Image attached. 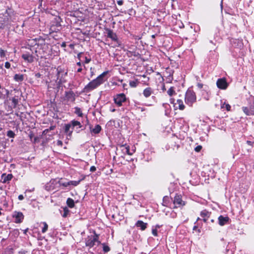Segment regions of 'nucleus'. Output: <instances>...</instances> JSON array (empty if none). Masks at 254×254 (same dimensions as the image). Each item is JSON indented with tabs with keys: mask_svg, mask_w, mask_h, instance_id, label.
Returning <instances> with one entry per match:
<instances>
[{
	"mask_svg": "<svg viewBox=\"0 0 254 254\" xmlns=\"http://www.w3.org/2000/svg\"><path fill=\"white\" fill-rule=\"evenodd\" d=\"M107 72H104L99 75L96 79L92 80L87 85H86L84 90L85 92H88L96 88L104 82V77L107 74Z\"/></svg>",
	"mask_w": 254,
	"mask_h": 254,
	"instance_id": "obj_1",
	"label": "nucleus"
},
{
	"mask_svg": "<svg viewBox=\"0 0 254 254\" xmlns=\"http://www.w3.org/2000/svg\"><path fill=\"white\" fill-rule=\"evenodd\" d=\"M101 242L99 241V235L94 233L93 235L88 236L86 239V246L89 247L90 248H92L94 246L99 245Z\"/></svg>",
	"mask_w": 254,
	"mask_h": 254,
	"instance_id": "obj_2",
	"label": "nucleus"
},
{
	"mask_svg": "<svg viewBox=\"0 0 254 254\" xmlns=\"http://www.w3.org/2000/svg\"><path fill=\"white\" fill-rule=\"evenodd\" d=\"M195 93L191 90L188 89L185 95V102L187 104L191 106L196 101Z\"/></svg>",
	"mask_w": 254,
	"mask_h": 254,
	"instance_id": "obj_3",
	"label": "nucleus"
},
{
	"mask_svg": "<svg viewBox=\"0 0 254 254\" xmlns=\"http://www.w3.org/2000/svg\"><path fill=\"white\" fill-rule=\"evenodd\" d=\"M242 110L247 116L254 115V98L251 99L248 106L243 107Z\"/></svg>",
	"mask_w": 254,
	"mask_h": 254,
	"instance_id": "obj_4",
	"label": "nucleus"
},
{
	"mask_svg": "<svg viewBox=\"0 0 254 254\" xmlns=\"http://www.w3.org/2000/svg\"><path fill=\"white\" fill-rule=\"evenodd\" d=\"M4 17L3 18V22H0L1 24L3 25V28L5 27H8L10 25L11 22L13 21L11 15L9 13L6 11L3 14Z\"/></svg>",
	"mask_w": 254,
	"mask_h": 254,
	"instance_id": "obj_5",
	"label": "nucleus"
},
{
	"mask_svg": "<svg viewBox=\"0 0 254 254\" xmlns=\"http://www.w3.org/2000/svg\"><path fill=\"white\" fill-rule=\"evenodd\" d=\"M170 103L174 105V107L175 110L179 109L181 110H183L185 108L183 101L182 99H177L176 102H175V100L173 98H171Z\"/></svg>",
	"mask_w": 254,
	"mask_h": 254,
	"instance_id": "obj_6",
	"label": "nucleus"
},
{
	"mask_svg": "<svg viewBox=\"0 0 254 254\" xmlns=\"http://www.w3.org/2000/svg\"><path fill=\"white\" fill-rule=\"evenodd\" d=\"M114 100L115 103L118 106H121L122 105V103L126 101V95L124 93L117 94L114 97Z\"/></svg>",
	"mask_w": 254,
	"mask_h": 254,
	"instance_id": "obj_7",
	"label": "nucleus"
},
{
	"mask_svg": "<svg viewBox=\"0 0 254 254\" xmlns=\"http://www.w3.org/2000/svg\"><path fill=\"white\" fill-rule=\"evenodd\" d=\"M216 85L218 88L223 90L226 89L228 86V84L225 78L218 79L216 82Z\"/></svg>",
	"mask_w": 254,
	"mask_h": 254,
	"instance_id": "obj_8",
	"label": "nucleus"
},
{
	"mask_svg": "<svg viewBox=\"0 0 254 254\" xmlns=\"http://www.w3.org/2000/svg\"><path fill=\"white\" fill-rule=\"evenodd\" d=\"M12 217L15 218V223H20L23 221L24 216L21 212L14 211L12 214Z\"/></svg>",
	"mask_w": 254,
	"mask_h": 254,
	"instance_id": "obj_9",
	"label": "nucleus"
},
{
	"mask_svg": "<svg viewBox=\"0 0 254 254\" xmlns=\"http://www.w3.org/2000/svg\"><path fill=\"white\" fill-rule=\"evenodd\" d=\"M174 204L176 208L183 207L186 204L185 201H183L182 199V197L180 195H176L175 197Z\"/></svg>",
	"mask_w": 254,
	"mask_h": 254,
	"instance_id": "obj_10",
	"label": "nucleus"
},
{
	"mask_svg": "<svg viewBox=\"0 0 254 254\" xmlns=\"http://www.w3.org/2000/svg\"><path fill=\"white\" fill-rule=\"evenodd\" d=\"M107 37L111 38L113 41L115 42L118 41V37L115 33L113 30L110 29H106Z\"/></svg>",
	"mask_w": 254,
	"mask_h": 254,
	"instance_id": "obj_11",
	"label": "nucleus"
},
{
	"mask_svg": "<svg viewBox=\"0 0 254 254\" xmlns=\"http://www.w3.org/2000/svg\"><path fill=\"white\" fill-rule=\"evenodd\" d=\"M218 224L222 226L226 224L229 220V218L228 216H223V215H220L219 216L218 218Z\"/></svg>",
	"mask_w": 254,
	"mask_h": 254,
	"instance_id": "obj_12",
	"label": "nucleus"
},
{
	"mask_svg": "<svg viewBox=\"0 0 254 254\" xmlns=\"http://www.w3.org/2000/svg\"><path fill=\"white\" fill-rule=\"evenodd\" d=\"M13 177V176L11 174H9L8 175H6L5 174H3L1 175V181L3 183H6L10 181Z\"/></svg>",
	"mask_w": 254,
	"mask_h": 254,
	"instance_id": "obj_13",
	"label": "nucleus"
},
{
	"mask_svg": "<svg viewBox=\"0 0 254 254\" xmlns=\"http://www.w3.org/2000/svg\"><path fill=\"white\" fill-rule=\"evenodd\" d=\"M22 58L24 61L29 63H31L34 61V57L29 54H24L22 55Z\"/></svg>",
	"mask_w": 254,
	"mask_h": 254,
	"instance_id": "obj_14",
	"label": "nucleus"
},
{
	"mask_svg": "<svg viewBox=\"0 0 254 254\" xmlns=\"http://www.w3.org/2000/svg\"><path fill=\"white\" fill-rule=\"evenodd\" d=\"M153 93V90L151 87H147L144 89L143 94L146 98H148L151 96Z\"/></svg>",
	"mask_w": 254,
	"mask_h": 254,
	"instance_id": "obj_15",
	"label": "nucleus"
},
{
	"mask_svg": "<svg viewBox=\"0 0 254 254\" xmlns=\"http://www.w3.org/2000/svg\"><path fill=\"white\" fill-rule=\"evenodd\" d=\"M135 225L137 227H139L141 230L143 231L146 228L147 224L143 222L142 221L138 220L136 222Z\"/></svg>",
	"mask_w": 254,
	"mask_h": 254,
	"instance_id": "obj_16",
	"label": "nucleus"
},
{
	"mask_svg": "<svg viewBox=\"0 0 254 254\" xmlns=\"http://www.w3.org/2000/svg\"><path fill=\"white\" fill-rule=\"evenodd\" d=\"M65 96L68 100L74 101L75 100V95L72 91L65 92Z\"/></svg>",
	"mask_w": 254,
	"mask_h": 254,
	"instance_id": "obj_17",
	"label": "nucleus"
},
{
	"mask_svg": "<svg viewBox=\"0 0 254 254\" xmlns=\"http://www.w3.org/2000/svg\"><path fill=\"white\" fill-rule=\"evenodd\" d=\"M71 127V125L70 124H66L65 125L64 131L67 133L68 136H70L72 132V130H70Z\"/></svg>",
	"mask_w": 254,
	"mask_h": 254,
	"instance_id": "obj_18",
	"label": "nucleus"
},
{
	"mask_svg": "<svg viewBox=\"0 0 254 254\" xmlns=\"http://www.w3.org/2000/svg\"><path fill=\"white\" fill-rule=\"evenodd\" d=\"M14 79L16 81H22L24 80V75L23 74H16L14 76Z\"/></svg>",
	"mask_w": 254,
	"mask_h": 254,
	"instance_id": "obj_19",
	"label": "nucleus"
},
{
	"mask_svg": "<svg viewBox=\"0 0 254 254\" xmlns=\"http://www.w3.org/2000/svg\"><path fill=\"white\" fill-rule=\"evenodd\" d=\"M231 107L229 104L226 103L225 102H224V103H222V102H221V109H226V110L227 111H229L231 110Z\"/></svg>",
	"mask_w": 254,
	"mask_h": 254,
	"instance_id": "obj_20",
	"label": "nucleus"
},
{
	"mask_svg": "<svg viewBox=\"0 0 254 254\" xmlns=\"http://www.w3.org/2000/svg\"><path fill=\"white\" fill-rule=\"evenodd\" d=\"M66 204L70 208H73L74 206V201L71 198H68L66 200Z\"/></svg>",
	"mask_w": 254,
	"mask_h": 254,
	"instance_id": "obj_21",
	"label": "nucleus"
},
{
	"mask_svg": "<svg viewBox=\"0 0 254 254\" xmlns=\"http://www.w3.org/2000/svg\"><path fill=\"white\" fill-rule=\"evenodd\" d=\"M101 130V126L99 125H97L95 126V127L91 130V132L94 133L95 134H97L100 132Z\"/></svg>",
	"mask_w": 254,
	"mask_h": 254,
	"instance_id": "obj_22",
	"label": "nucleus"
},
{
	"mask_svg": "<svg viewBox=\"0 0 254 254\" xmlns=\"http://www.w3.org/2000/svg\"><path fill=\"white\" fill-rule=\"evenodd\" d=\"M123 148L122 150L128 155H131V153L129 152V146L126 145H123L121 146Z\"/></svg>",
	"mask_w": 254,
	"mask_h": 254,
	"instance_id": "obj_23",
	"label": "nucleus"
},
{
	"mask_svg": "<svg viewBox=\"0 0 254 254\" xmlns=\"http://www.w3.org/2000/svg\"><path fill=\"white\" fill-rule=\"evenodd\" d=\"M75 111L74 113L77 115L79 117H82L83 114L82 111L79 107H76L74 108Z\"/></svg>",
	"mask_w": 254,
	"mask_h": 254,
	"instance_id": "obj_24",
	"label": "nucleus"
},
{
	"mask_svg": "<svg viewBox=\"0 0 254 254\" xmlns=\"http://www.w3.org/2000/svg\"><path fill=\"white\" fill-rule=\"evenodd\" d=\"M209 215L210 213L206 210H203L200 213V216L203 218L209 217Z\"/></svg>",
	"mask_w": 254,
	"mask_h": 254,
	"instance_id": "obj_25",
	"label": "nucleus"
},
{
	"mask_svg": "<svg viewBox=\"0 0 254 254\" xmlns=\"http://www.w3.org/2000/svg\"><path fill=\"white\" fill-rule=\"evenodd\" d=\"M167 93L170 96H172L173 95L176 94L174 90V88L173 87H171L168 89V90L167 91Z\"/></svg>",
	"mask_w": 254,
	"mask_h": 254,
	"instance_id": "obj_26",
	"label": "nucleus"
},
{
	"mask_svg": "<svg viewBox=\"0 0 254 254\" xmlns=\"http://www.w3.org/2000/svg\"><path fill=\"white\" fill-rule=\"evenodd\" d=\"M138 82L137 80H133V81H130L129 82V85L130 86V87H135L137 86V85H138Z\"/></svg>",
	"mask_w": 254,
	"mask_h": 254,
	"instance_id": "obj_27",
	"label": "nucleus"
},
{
	"mask_svg": "<svg viewBox=\"0 0 254 254\" xmlns=\"http://www.w3.org/2000/svg\"><path fill=\"white\" fill-rule=\"evenodd\" d=\"M72 126V127H74L75 126H78L79 128L81 127V124L79 122L77 121H72L71 122Z\"/></svg>",
	"mask_w": 254,
	"mask_h": 254,
	"instance_id": "obj_28",
	"label": "nucleus"
},
{
	"mask_svg": "<svg viewBox=\"0 0 254 254\" xmlns=\"http://www.w3.org/2000/svg\"><path fill=\"white\" fill-rule=\"evenodd\" d=\"M42 224H43L44 225V227L43 228H42V232L43 233H45L48 230V224L46 223V222H43L42 223Z\"/></svg>",
	"mask_w": 254,
	"mask_h": 254,
	"instance_id": "obj_29",
	"label": "nucleus"
},
{
	"mask_svg": "<svg viewBox=\"0 0 254 254\" xmlns=\"http://www.w3.org/2000/svg\"><path fill=\"white\" fill-rule=\"evenodd\" d=\"M15 134L14 132L12 130H8L7 132V136L10 138H13Z\"/></svg>",
	"mask_w": 254,
	"mask_h": 254,
	"instance_id": "obj_30",
	"label": "nucleus"
},
{
	"mask_svg": "<svg viewBox=\"0 0 254 254\" xmlns=\"http://www.w3.org/2000/svg\"><path fill=\"white\" fill-rule=\"evenodd\" d=\"M69 211L67 207L64 208V213L62 214L63 217H67Z\"/></svg>",
	"mask_w": 254,
	"mask_h": 254,
	"instance_id": "obj_31",
	"label": "nucleus"
},
{
	"mask_svg": "<svg viewBox=\"0 0 254 254\" xmlns=\"http://www.w3.org/2000/svg\"><path fill=\"white\" fill-rule=\"evenodd\" d=\"M79 182H80V181H71L68 182L69 186L72 185L74 186H76L77 185H78L79 184Z\"/></svg>",
	"mask_w": 254,
	"mask_h": 254,
	"instance_id": "obj_32",
	"label": "nucleus"
},
{
	"mask_svg": "<svg viewBox=\"0 0 254 254\" xmlns=\"http://www.w3.org/2000/svg\"><path fill=\"white\" fill-rule=\"evenodd\" d=\"M102 245L103 246V249L104 252L105 253L108 252L110 250V248L108 246L105 245V244H103Z\"/></svg>",
	"mask_w": 254,
	"mask_h": 254,
	"instance_id": "obj_33",
	"label": "nucleus"
},
{
	"mask_svg": "<svg viewBox=\"0 0 254 254\" xmlns=\"http://www.w3.org/2000/svg\"><path fill=\"white\" fill-rule=\"evenodd\" d=\"M6 73V71L3 68V64H0V74H4Z\"/></svg>",
	"mask_w": 254,
	"mask_h": 254,
	"instance_id": "obj_34",
	"label": "nucleus"
},
{
	"mask_svg": "<svg viewBox=\"0 0 254 254\" xmlns=\"http://www.w3.org/2000/svg\"><path fill=\"white\" fill-rule=\"evenodd\" d=\"M12 101V103H13V106L14 107H16V106L17 105V104H18V100L17 99H16L15 98H13L11 100Z\"/></svg>",
	"mask_w": 254,
	"mask_h": 254,
	"instance_id": "obj_35",
	"label": "nucleus"
},
{
	"mask_svg": "<svg viewBox=\"0 0 254 254\" xmlns=\"http://www.w3.org/2000/svg\"><path fill=\"white\" fill-rule=\"evenodd\" d=\"M152 233L154 236H157V229H152Z\"/></svg>",
	"mask_w": 254,
	"mask_h": 254,
	"instance_id": "obj_36",
	"label": "nucleus"
},
{
	"mask_svg": "<svg viewBox=\"0 0 254 254\" xmlns=\"http://www.w3.org/2000/svg\"><path fill=\"white\" fill-rule=\"evenodd\" d=\"M201 148H202L201 146H200V145H198V146H197L195 148L194 150H195V151L196 152H199V151L201 150Z\"/></svg>",
	"mask_w": 254,
	"mask_h": 254,
	"instance_id": "obj_37",
	"label": "nucleus"
},
{
	"mask_svg": "<svg viewBox=\"0 0 254 254\" xmlns=\"http://www.w3.org/2000/svg\"><path fill=\"white\" fill-rule=\"evenodd\" d=\"M4 66L6 68H9L10 67V64L9 62H6L5 63Z\"/></svg>",
	"mask_w": 254,
	"mask_h": 254,
	"instance_id": "obj_38",
	"label": "nucleus"
},
{
	"mask_svg": "<svg viewBox=\"0 0 254 254\" xmlns=\"http://www.w3.org/2000/svg\"><path fill=\"white\" fill-rule=\"evenodd\" d=\"M179 147H180V145L179 144H176V143H175V144L173 146V149L174 150H178Z\"/></svg>",
	"mask_w": 254,
	"mask_h": 254,
	"instance_id": "obj_39",
	"label": "nucleus"
},
{
	"mask_svg": "<svg viewBox=\"0 0 254 254\" xmlns=\"http://www.w3.org/2000/svg\"><path fill=\"white\" fill-rule=\"evenodd\" d=\"M0 56L1 57H4L5 56L4 50L0 49Z\"/></svg>",
	"mask_w": 254,
	"mask_h": 254,
	"instance_id": "obj_40",
	"label": "nucleus"
},
{
	"mask_svg": "<svg viewBox=\"0 0 254 254\" xmlns=\"http://www.w3.org/2000/svg\"><path fill=\"white\" fill-rule=\"evenodd\" d=\"M96 167H95V166H91V167H90V172H95V171H96Z\"/></svg>",
	"mask_w": 254,
	"mask_h": 254,
	"instance_id": "obj_41",
	"label": "nucleus"
},
{
	"mask_svg": "<svg viewBox=\"0 0 254 254\" xmlns=\"http://www.w3.org/2000/svg\"><path fill=\"white\" fill-rule=\"evenodd\" d=\"M61 185L63 186L64 187H66L69 186V183H68V182H65V183H61Z\"/></svg>",
	"mask_w": 254,
	"mask_h": 254,
	"instance_id": "obj_42",
	"label": "nucleus"
},
{
	"mask_svg": "<svg viewBox=\"0 0 254 254\" xmlns=\"http://www.w3.org/2000/svg\"><path fill=\"white\" fill-rule=\"evenodd\" d=\"M57 145L62 146L63 145V142L61 140H58L57 143Z\"/></svg>",
	"mask_w": 254,
	"mask_h": 254,
	"instance_id": "obj_43",
	"label": "nucleus"
},
{
	"mask_svg": "<svg viewBox=\"0 0 254 254\" xmlns=\"http://www.w3.org/2000/svg\"><path fill=\"white\" fill-rule=\"evenodd\" d=\"M90 73H91V77H92L93 76V75L94 74V68H93L92 67H91L90 68Z\"/></svg>",
	"mask_w": 254,
	"mask_h": 254,
	"instance_id": "obj_44",
	"label": "nucleus"
},
{
	"mask_svg": "<svg viewBox=\"0 0 254 254\" xmlns=\"http://www.w3.org/2000/svg\"><path fill=\"white\" fill-rule=\"evenodd\" d=\"M123 2L124 1L123 0H117V3L120 5H122L123 4Z\"/></svg>",
	"mask_w": 254,
	"mask_h": 254,
	"instance_id": "obj_45",
	"label": "nucleus"
},
{
	"mask_svg": "<svg viewBox=\"0 0 254 254\" xmlns=\"http://www.w3.org/2000/svg\"><path fill=\"white\" fill-rule=\"evenodd\" d=\"M91 61L90 59H88L87 57L85 58V63L88 64Z\"/></svg>",
	"mask_w": 254,
	"mask_h": 254,
	"instance_id": "obj_46",
	"label": "nucleus"
},
{
	"mask_svg": "<svg viewBox=\"0 0 254 254\" xmlns=\"http://www.w3.org/2000/svg\"><path fill=\"white\" fill-rule=\"evenodd\" d=\"M35 76L36 78H40L41 76V74L40 73H36L35 74Z\"/></svg>",
	"mask_w": 254,
	"mask_h": 254,
	"instance_id": "obj_47",
	"label": "nucleus"
},
{
	"mask_svg": "<svg viewBox=\"0 0 254 254\" xmlns=\"http://www.w3.org/2000/svg\"><path fill=\"white\" fill-rule=\"evenodd\" d=\"M18 199L20 200H23L24 199V197H23V195H22V194L19 195L18 196Z\"/></svg>",
	"mask_w": 254,
	"mask_h": 254,
	"instance_id": "obj_48",
	"label": "nucleus"
},
{
	"mask_svg": "<svg viewBox=\"0 0 254 254\" xmlns=\"http://www.w3.org/2000/svg\"><path fill=\"white\" fill-rule=\"evenodd\" d=\"M82 55V53H79L78 55H77V58L80 60V58H81V55Z\"/></svg>",
	"mask_w": 254,
	"mask_h": 254,
	"instance_id": "obj_49",
	"label": "nucleus"
},
{
	"mask_svg": "<svg viewBox=\"0 0 254 254\" xmlns=\"http://www.w3.org/2000/svg\"><path fill=\"white\" fill-rule=\"evenodd\" d=\"M203 87V84L201 83H198V87L199 88H201Z\"/></svg>",
	"mask_w": 254,
	"mask_h": 254,
	"instance_id": "obj_50",
	"label": "nucleus"
},
{
	"mask_svg": "<svg viewBox=\"0 0 254 254\" xmlns=\"http://www.w3.org/2000/svg\"><path fill=\"white\" fill-rule=\"evenodd\" d=\"M62 47H65L66 43L65 42H63L61 45Z\"/></svg>",
	"mask_w": 254,
	"mask_h": 254,
	"instance_id": "obj_51",
	"label": "nucleus"
},
{
	"mask_svg": "<svg viewBox=\"0 0 254 254\" xmlns=\"http://www.w3.org/2000/svg\"><path fill=\"white\" fill-rule=\"evenodd\" d=\"M82 68L81 67H79L77 69V72H81L82 71Z\"/></svg>",
	"mask_w": 254,
	"mask_h": 254,
	"instance_id": "obj_52",
	"label": "nucleus"
},
{
	"mask_svg": "<svg viewBox=\"0 0 254 254\" xmlns=\"http://www.w3.org/2000/svg\"><path fill=\"white\" fill-rule=\"evenodd\" d=\"M247 143L250 145H252V142L250 141H247Z\"/></svg>",
	"mask_w": 254,
	"mask_h": 254,
	"instance_id": "obj_53",
	"label": "nucleus"
},
{
	"mask_svg": "<svg viewBox=\"0 0 254 254\" xmlns=\"http://www.w3.org/2000/svg\"><path fill=\"white\" fill-rule=\"evenodd\" d=\"M77 65H78V66H81V62H79L77 63Z\"/></svg>",
	"mask_w": 254,
	"mask_h": 254,
	"instance_id": "obj_54",
	"label": "nucleus"
},
{
	"mask_svg": "<svg viewBox=\"0 0 254 254\" xmlns=\"http://www.w3.org/2000/svg\"><path fill=\"white\" fill-rule=\"evenodd\" d=\"M48 131V129H45L44 131H43V133H47V132Z\"/></svg>",
	"mask_w": 254,
	"mask_h": 254,
	"instance_id": "obj_55",
	"label": "nucleus"
},
{
	"mask_svg": "<svg viewBox=\"0 0 254 254\" xmlns=\"http://www.w3.org/2000/svg\"><path fill=\"white\" fill-rule=\"evenodd\" d=\"M203 221L204 222H207V219H206L205 218H203Z\"/></svg>",
	"mask_w": 254,
	"mask_h": 254,
	"instance_id": "obj_56",
	"label": "nucleus"
},
{
	"mask_svg": "<svg viewBox=\"0 0 254 254\" xmlns=\"http://www.w3.org/2000/svg\"><path fill=\"white\" fill-rule=\"evenodd\" d=\"M115 111H116V109H111V111L112 112H115Z\"/></svg>",
	"mask_w": 254,
	"mask_h": 254,
	"instance_id": "obj_57",
	"label": "nucleus"
},
{
	"mask_svg": "<svg viewBox=\"0 0 254 254\" xmlns=\"http://www.w3.org/2000/svg\"><path fill=\"white\" fill-rule=\"evenodd\" d=\"M144 110H145L144 108H141V111H144Z\"/></svg>",
	"mask_w": 254,
	"mask_h": 254,
	"instance_id": "obj_58",
	"label": "nucleus"
},
{
	"mask_svg": "<svg viewBox=\"0 0 254 254\" xmlns=\"http://www.w3.org/2000/svg\"><path fill=\"white\" fill-rule=\"evenodd\" d=\"M157 228H160V226H159L158 225H157L156 226V228L157 229Z\"/></svg>",
	"mask_w": 254,
	"mask_h": 254,
	"instance_id": "obj_59",
	"label": "nucleus"
},
{
	"mask_svg": "<svg viewBox=\"0 0 254 254\" xmlns=\"http://www.w3.org/2000/svg\"><path fill=\"white\" fill-rule=\"evenodd\" d=\"M54 128V127H50V129H53Z\"/></svg>",
	"mask_w": 254,
	"mask_h": 254,
	"instance_id": "obj_60",
	"label": "nucleus"
},
{
	"mask_svg": "<svg viewBox=\"0 0 254 254\" xmlns=\"http://www.w3.org/2000/svg\"><path fill=\"white\" fill-rule=\"evenodd\" d=\"M214 219H211V222L212 223L214 222Z\"/></svg>",
	"mask_w": 254,
	"mask_h": 254,
	"instance_id": "obj_61",
	"label": "nucleus"
},
{
	"mask_svg": "<svg viewBox=\"0 0 254 254\" xmlns=\"http://www.w3.org/2000/svg\"><path fill=\"white\" fill-rule=\"evenodd\" d=\"M1 209L0 208V215H1V214H2V213H1Z\"/></svg>",
	"mask_w": 254,
	"mask_h": 254,
	"instance_id": "obj_62",
	"label": "nucleus"
},
{
	"mask_svg": "<svg viewBox=\"0 0 254 254\" xmlns=\"http://www.w3.org/2000/svg\"><path fill=\"white\" fill-rule=\"evenodd\" d=\"M152 38H154V37H155V35H152Z\"/></svg>",
	"mask_w": 254,
	"mask_h": 254,
	"instance_id": "obj_63",
	"label": "nucleus"
},
{
	"mask_svg": "<svg viewBox=\"0 0 254 254\" xmlns=\"http://www.w3.org/2000/svg\"><path fill=\"white\" fill-rule=\"evenodd\" d=\"M39 1L41 2L42 0H39Z\"/></svg>",
	"mask_w": 254,
	"mask_h": 254,
	"instance_id": "obj_64",
	"label": "nucleus"
}]
</instances>
